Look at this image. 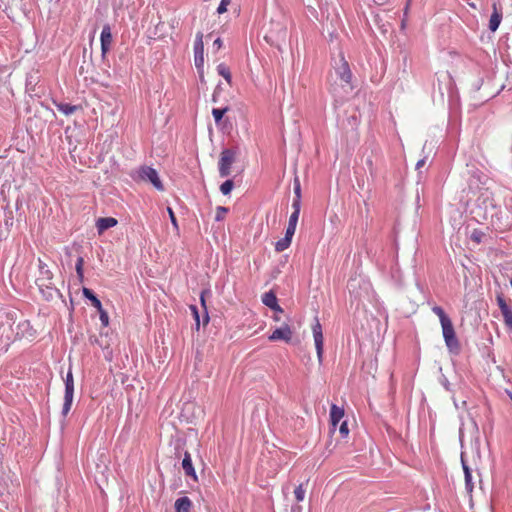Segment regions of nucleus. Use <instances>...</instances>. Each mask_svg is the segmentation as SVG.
Returning a JSON list of instances; mask_svg holds the SVG:
<instances>
[{
  "label": "nucleus",
  "mask_w": 512,
  "mask_h": 512,
  "mask_svg": "<svg viewBox=\"0 0 512 512\" xmlns=\"http://www.w3.org/2000/svg\"><path fill=\"white\" fill-rule=\"evenodd\" d=\"M286 37V25L280 21H271L264 39L271 46H275L280 49L281 45L285 42Z\"/></svg>",
  "instance_id": "obj_1"
},
{
  "label": "nucleus",
  "mask_w": 512,
  "mask_h": 512,
  "mask_svg": "<svg viewBox=\"0 0 512 512\" xmlns=\"http://www.w3.org/2000/svg\"><path fill=\"white\" fill-rule=\"evenodd\" d=\"M38 267L40 276L37 278L36 284L47 299L52 298L53 294L57 292V290L51 286L53 274L41 259L38 260Z\"/></svg>",
  "instance_id": "obj_2"
},
{
  "label": "nucleus",
  "mask_w": 512,
  "mask_h": 512,
  "mask_svg": "<svg viewBox=\"0 0 512 512\" xmlns=\"http://www.w3.org/2000/svg\"><path fill=\"white\" fill-rule=\"evenodd\" d=\"M441 327L447 349L449 350L450 353L458 355L461 351V346L456 336L451 319L441 323Z\"/></svg>",
  "instance_id": "obj_3"
},
{
  "label": "nucleus",
  "mask_w": 512,
  "mask_h": 512,
  "mask_svg": "<svg viewBox=\"0 0 512 512\" xmlns=\"http://www.w3.org/2000/svg\"><path fill=\"white\" fill-rule=\"evenodd\" d=\"M138 177L140 180L145 182H150L154 188L158 191L164 190V185L159 178L158 172L156 169L150 166H142L138 170Z\"/></svg>",
  "instance_id": "obj_4"
},
{
  "label": "nucleus",
  "mask_w": 512,
  "mask_h": 512,
  "mask_svg": "<svg viewBox=\"0 0 512 512\" xmlns=\"http://www.w3.org/2000/svg\"><path fill=\"white\" fill-rule=\"evenodd\" d=\"M235 151L232 149H224L221 152L218 167H219V175L221 177H227L231 173V166L235 161Z\"/></svg>",
  "instance_id": "obj_5"
},
{
  "label": "nucleus",
  "mask_w": 512,
  "mask_h": 512,
  "mask_svg": "<svg viewBox=\"0 0 512 512\" xmlns=\"http://www.w3.org/2000/svg\"><path fill=\"white\" fill-rule=\"evenodd\" d=\"M74 395V380L71 370L68 371L65 378V394H64V403L62 406V415L65 416L69 413Z\"/></svg>",
  "instance_id": "obj_6"
},
{
  "label": "nucleus",
  "mask_w": 512,
  "mask_h": 512,
  "mask_svg": "<svg viewBox=\"0 0 512 512\" xmlns=\"http://www.w3.org/2000/svg\"><path fill=\"white\" fill-rule=\"evenodd\" d=\"M312 333H313L317 358H318L319 363H322L323 351H324V338H323V332H322V325L320 324L318 317H315V319H314V323L312 325Z\"/></svg>",
  "instance_id": "obj_7"
},
{
  "label": "nucleus",
  "mask_w": 512,
  "mask_h": 512,
  "mask_svg": "<svg viewBox=\"0 0 512 512\" xmlns=\"http://www.w3.org/2000/svg\"><path fill=\"white\" fill-rule=\"evenodd\" d=\"M335 72L341 81L345 83L350 89V83L352 79V72L350 70L348 62L345 60L342 54L339 55L338 63L335 65Z\"/></svg>",
  "instance_id": "obj_8"
},
{
  "label": "nucleus",
  "mask_w": 512,
  "mask_h": 512,
  "mask_svg": "<svg viewBox=\"0 0 512 512\" xmlns=\"http://www.w3.org/2000/svg\"><path fill=\"white\" fill-rule=\"evenodd\" d=\"M194 63L197 69L203 68L204 65V43L203 33L198 32L194 41Z\"/></svg>",
  "instance_id": "obj_9"
},
{
  "label": "nucleus",
  "mask_w": 512,
  "mask_h": 512,
  "mask_svg": "<svg viewBox=\"0 0 512 512\" xmlns=\"http://www.w3.org/2000/svg\"><path fill=\"white\" fill-rule=\"evenodd\" d=\"M293 332L288 324H283L281 327L276 328L271 335H269L268 339L270 341H278L282 340L286 343H289L292 340Z\"/></svg>",
  "instance_id": "obj_10"
},
{
  "label": "nucleus",
  "mask_w": 512,
  "mask_h": 512,
  "mask_svg": "<svg viewBox=\"0 0 512 512\" xmlns=\"http://www.w3.org/2000/svg\"><path fill=\"white\" fill-rule=\"evenodd\" d=\"M497 304L501 310L505 325L512 330V310L502 295H497Z\"/></svg>",
  "instance_id": "obj_11"
},
{
  "label": "nucleus",
  "mask_w": 512,
  "mask_h": 512,
  "mask_svg": "<svg viewBox=\"0 0 512 512\" xmlns=\"http://www.w3.org/2000/svg\"><path fill=\"white\" fill-rule=\"evenodd\" d=\"M100 41H101V50L102 54H105L109 51L111 43H112V34H111V28L109 25H105L101 31L100 35Z\"/></svg>",
  "instance_id": "obj_12"
},
{
  "label": "nucleus",
  "mask_w": 512,
  "mask_h": 512,
  "mask_svg": "<svg viewBox=\"0 0 512 512\" xmlns=\"http://www.w3.org/2000/svg\"><path fill=\"white\" fill-rule=\"evenodd\" d=\"M492 8H493V12L490 16V20H489V29L490 31L492 32H495L501 21H502V10L500 8L497 7V3L494 2L492 4Z\"/></svg>",
  "instance_id": "obj_13"
},
{
  "label": "nucleus",
  "mask_w": 512,
  "mask_h": 512,
  "mask_svg": "<svg viewBox=\"0 0 512 512\" xmlns=\"http://www.w3.org/2000/svg\"><path fill=\"white\" fill-rule=\"evenodd\" d=\"M262 302L274 311L283 312V309L278 304L276 295L272 291L266 292L262 296Z\"/></svg>",
  "instance_id": "obj_14"
},
{
  "label": "nucleus",
  "mask_w": 512,
  "mask_h": 512,
  "mask_svg": "<svg viewBox=\"0 0 512 512\" xmlns=\"http://www.w3.org/2000/svg\"><path fill=\"white\" fill-rule=\"evenodd\" d=\"M182 467L187 476L192 477L195 481H197V475L196 471L194 469V466L192 464L191 455L189 452L184 453V458L182 460Z\"/></svg>",
  "instance_id": "obj_15"
},
{
  "label": "nucleus",
  "mask_w": 512,
  "mask_h": 512,
  "mask_svg": "<svg viewBox=\"0 0 512 512\" xmlns=\"http://www.w3.org/2000/svg\"><path fill=\"white\" fill-rule=\"evenodd\" d=\"M117 225V220L113 217H102L96 221V227L99 233Z\"/></svg>",
  "instance_id": "obj_16"
},
{
  "label": "nucleus",
  "mask_w": 512,
  "mask_h": 512,
  "mask_svg": "<svg viewBox=\"0 0 512 512\" xmlns=\"http://www.w3.org/2000/svg\"><path fill=\"white\" fill-rule=\"evenodd\" d=\"M174 506L176 512H190L192 508V501L189 497L183 496L175 501Z\"/></svg>",
  "instance_id": "obj_17"
},
{
  "label": "nucleus",
  "mask_w": 512,
  "mask_h": 512,
  "mask_svg": "<svg viewBox=\"0 0 512 512\" xmlns=\"http://www.w3.org/2000/svg\"><path fill=\"white\" fill-rule=\"evenodd\" d=\"M82 292L84 297L89 299L96 309H100L102 307L101 301L97 298L91 289L84 287Z\"/></svg>",
  "instance_id": "obj_18"
},
{
  "label": "nucleus",
  "mask_w": 512,
  "mask_h": 512,
  "mask_svg": "<svg viewBox=\"0 0 512 512\" xmlns=\"http://www.w3.org/2000/svg\"><path fill=\"white\" fill-rule=\"evenodd\" d=\"M56 107L60 112H62L65 115H71L79 109V106L71 105L69 103H57Z\"/></svg>",
  "instance_id": "obj_19"
},
{
  "label": "nucleus",
  "mask_w": 512,
  "mask_h": 512,
  "mask_svg": "<svg viewBox=\"0 0 512 512\" xmlns=\"http://www.w3.org/2000/svg\"><path fill=\"white\" fill-rule=\"evenodd\" d=\"M473 430L474 433L476 435H478L479 433V428H478V424L477 422L475 421V418H467V421L466 422H462L461 423V427H460V432L462 430Z\"/></svg>",
  "instance_id": "obj_20"
},
{
  "label": "nucleus",
  "mask_w": 512,
  "mask_h": 512,
  "mask_svg": "<svg viewBox=\"0 0 512 512\" xmlns=\"http://www.w3.org/2000/svg\"><path fill=\"white\" fill-rule=\"evenodd\" d=\"M217 72L219 75H221L229 84H231L232 77L231 72L228 66H226L224 63H220L217 66Z\"/></svg>",
  "instance_id": "obj_21"
},
{
  "label": "nucleus",
  "mask_w": 512,
  "mask_h": 512,
  "mask_svg": "<svg viewBox=\"0 0 512 512\" xmlns=\"http://www.w3.org/2000/svg\"><path fill=\"white\" fill-rule=\"evenodd\" d=\"M229 111V107L226 106L224 108H213L212 109V115H213V118H214V121L217 125L220 124L223 116L225 113H227Z\"/></svg>",
  "instance_id": "obj_22"
},
{
  "label": "nucleus",
  "mask_w": 512,
  "mask_h": 512,
  "mask_svg": "<svg viewBox=\"0 0 512 512\" xmlns=\"http://www.w3.org/2000/svg\"><path fill=\"white\" fill-rule=\"evenodd\" d=\"M206 295H210V291L209 290H203L200 294V302H201V305L204 309V323H208L209 322V315H208V311H207V306H206V300H205V297Z\"/></svg>",
  "instance_id": "obj_23"
},
{
  "label": "nucleus",
  "mask_w": 512,
  "mask_h": 512,
  "mask_svg": "<svg viewBox=\"0 0 512 512\" xmlns=\"http://www.w3.org/2000/svg\"><path fill=\"white\" fill-rule=\"evenodd\" d=\"M291 244V240L288 237H283L275 243V250L277 252H282L286 250Z\"/></svg>",
  "instance_id": "obj_24"
},
{
  "label": "nucleus",
  "mask_w": 512,
  "mask_h": 512,
  "mask_svg": "<svg viewBox=\"0 0 512 512\" xmlns=\"http://www.w3.org/2000/svg\"><path fill=\"white\" fill-rule=\"evenodd\" d=\"M432 312L439 317L440 323L450 320L443 308L440 306L432 307Z\"/></svg>",
  "instance_id": "obj_25"
},
{
  "label": "nucleus",
  "mask_w": 512,
  "mask_h": 512,
  "mask_svg": "<svg viewBox=\"0 0 512 512\" xmlns=\"http://www.w3.org/2000/svg\"><path fill=\"white\" fill-rule=\"evenodd\" d=\"M234 187V182L231 179L224 181L220 186V191L223 195H228Z\"/></svg>",
  "instance_id": "obj_26"
},
{
  "label": "nucleus",
  "mask_w": 512,
  "mask_h": 512,
  "mask_svg": "<svg viewBox=\"0 0 512 512\" xmlns=\"http://www.w3.org/2000/svg\"><path fill=\"white\" fill-rule=\"evenodd\" d=\"M366 166L371 178L374 180L377 177V169L374 166L373 159L371 157L366 159Z\"/></svg>",
  "instance_id": "obj_27"
},
{
  "label": "nucleus",
  "mask_w": 512,
  "mask_h": 512,
  "mask_svg": "<svg viewBox=\"0 0 512 512\" xmlns=\"http://www.w3.org/2000/svg\"><path fill=\"white\" fill-rule=\"evenodd\" d=\"M97 311L99 313V318H100L101 324L104 327H107L109 325L108 313L103 309V307H101L100 309H97Z\"/></svg>",
  "instance_id": "obj_28"
},
{
  "label": "nucleus",
  "mask_w": 512,
  "mask_h": 512,
  "mask_svg": "<svg viewBox=\"0 0 512 512\" xmlns=\"http://www.w3.org/2000/svg\"><path fill=\"white\" fill-rule=\"evenodd\" d=\"M295 498L298 502L303 501L305 496V489L302 484L298 485L294 490Z\"/></svg>",
  "instance_id": "obj_29"
},
{
  "label": "nucleus",
  "mask_w": 512,
  "mask_h": 512,
  "mask_svg": "<svg viewBox=\"0 0 512 512\" xmlns=\"http://www.w3.org/2000/svg\"><path fill=\"white\" fill-rule=\"evenodd\" d=\"M227 212H228V208L223 207V206H218L216 208L215 220L216 221L223 220Z\"/></svg>",
  "instance_id": "obj_30"
},
{
  "label": "nucleus",
  "mask_w": 512,
  "mask_h": 512,
  "mask_svg": "<svg viewBox=\"0 0 512 512\" xmlns=\"http://www.w3.org/2000/svg\"><path fill=\"white\" fill-rule=\"evenodd\" d=\"M194 408H195L194 403H192V402L186 403L183 408L181 416H186L187 413H191L192 416H194L196 414V412L194 411Z\"/></svg>",
  "instance_id": "obj_31"
},
{
  "label": "nucleus",
  "mask_w": 512,
  "mask_h": 512,
  "mask_svg": "<svg viewBox=\"0 0 512 512\" xmlns=\"http://www.w3.org/2000/svg\"><path fill=\"white\" fill-rule=\"evenodd\" d=\"M339 433L341 435L342 438H345L348 436L349 434V428H348V424H347V421H342L340 422V426H339Z\"/></svg>",
  "instance_id": "obj_32"
},
{
  "label": "nucleus",
  "mask_w": 512,
  "mask_h": 512,
  "mask_svg": "<svg viewBox=\"0 0 512 512\" xmlns=\"http://www.w3.org/2000/svg\"><path fill=\"white\" fill-rule=\"evenodd\" d=\"M329 416H344V409L333 404Z\"/></svg>",
  "instance_id": "obj_33"
},
{
  "label": "nucleus",
  "mask_w": 512,
  "mask_h": 512,
  "mask_svg": "<svg viewBox=\"0 0 512 512\" xmlns=\"http://www.w3.org/2000/svg\"><path fill=\"white\" fill-rule=\"evenodd\" d=\"M298 219H299V215L296 214V213H292L290 215V217H289V222H288V226L287 227L296 229Z\"/></svg>",
  "instance_id": "obj_34"
},
{
  "label": "nucleus",
  "mask_w": 512,
  "mask_h": 512,
  "mask_svg": "<svg viewBox=\"0 0 512 512\" xmlns=\"http://www.w3.org/2000/svg\"><path fill=\"white\" fill-rule=\"evenodd\" d=\"M292 208L294 210L292 213H296V214L300 215L301 198H297V197L294 198L293 203H292Z\"/></svg>",
  "instance_id": "obj_35"
},
{
  "label": "nucleus",
  "mask_w": 512,
  "mask_h": 512,
  "mask_svg": "<svg viewBox=\"0 0 512 512\" xmlns=\"http://www.w3.org/2000/svg\"><path fill=\"white\" fill-rule=\"evenodd\" d=\"M294 194L295 197L301 198V185L298 177H295L294 179Z\"/></svg>",
  "instance_id": "obj_36"
},
{
  "label": "nucleus",
  "mask_w": 512,
  "mask_h": 512,
  "mask_svg": "<svg viewBox=\"0 0 512 512\" xmlns=\"http://www.w3.org/2000/svg\"><path fill=\"white\" fill-rule=\"evenodd\" d=\"M465 478V488L468 493L473 491L472 475H467Z\"/></svg>",
  "instance_id": "obj_37"
},
{
  "label": "nucleus",
  "mask_w": 512,
  "mask_h": 512,
  "mask_svg": "<svg viewBox=\"0 0 512 512\" xmlns=\"http://www.w3.org/2000/svg\"><path fill=\"white\" fill-rule=\"evenodd\" d=\"M230 1L231 0H221L219 6L217 8V12L219 14H222V13L226 12L227 6L229 5Z\"/></svg>",
  "instance_id": "obj_38"
},
{
  "label": "nucleus",
  "mask_w": 512,
  "mask_h": 512,
  "mask_svg": "<svg viewBox=\"0 0 512 512\" xmlns=\"http://www.w3.org/2000/svg\"><path fill=\"white\" fill-rule=\"evenodd\" d=\"M331 419V427L330 431L334 432L338 426H340V422L343 418H330Z\"/></svg>",
  "instance_id": "obj_39"
},
{
  "label": "nucleus",
  "mask_w": 512,
  "mask_h": 512,
  "mask_svg": "<svg viewBox=\"0 0 512 512\" xmlns=\"http://www.w3.org/2000/svg\"><path fill=\"white\" fill-rule=\"evenodd\" d=\"M167 211L169 213V217H170L171 223L173 224L174 227L177 228L178 227L177 220H176V217H175V214H174L172 208L168 207Z\"/></svg>",
  "instance_id": "obj_40"
},
{
  "label": "nucleus",
  "mask_w": 512,
  "mask_h": 512,
  "mask_svg": "<svg viewBox=\"0 0 512 512\" xmlns=\"http://www.w3.org/2000/svg\"><path fill=\"white\" fill-rule=\"evenodd\" d=\"M75 269H76V273H77V277L79 279L80 282H83L84 281V271H83V266H75Z\"/></svg>",
  "instance_id": "obj_41"
},
{
  "label": "nucleus",
  "mask_w": 512,
  "mask_h": 512,
  "mask_svg": "<svg viewBox=\"0 0 512 512\" xmlns=\"http://www.w3.org/2000/svg\"><path fill=\"white\" fill-rule=\"evenodd\" d=\"M190 309L192 310L193 316L195 317L196 325H197V327H199V312H198V309L194 305H192L190 307Z\"/></svg>",
  "instance_id": "obj_42"
},
{
  "label": "nucleus",
  "mask_w": 512,
  "mask_h": 512,
  "mask_svg": "<svg viewBox=\"0 0 512 512\" xmlns=\"http://www.w3.org/2000/svg\"><path fill=\"white\" fill-rule=\"evenodd\" d=\"M295 231H296V229H293V228L287 227V228H286V232H285V236H284V237H288V239L292 241V237H293V235L295 234Z\"/></svg>",
  "instance_id": "obj_43"
},
{
  "label": "nucleus",
  "mask_w": 512,
  "mask_h": 512,
  "mask_svg": "<svg viewBox=\"0 0 512 512\" xmlns=\"http://www.w3.org/2000/svg\"><path fill=\"white\" fill-rule=\"evenodd\" d=\"M220 84L217 85V87L215 88L214 90V93L212 95V101L213 102H217V95H218V92L220 91Z\"/></svg>",
  "instance_id": "obj_44"
},
{
  "label": "nucleus",
  "mask_w": 512,
  "mask_h": 512,
  "mask_svg": "<svg viewBox=\"0 0 512 512\" xmlns=\"http://www.w3.org/2000/svg\"><path fill=\"white\" fill-rule=\"evenodd\" d=\"M213 46L217 49H220L222 47V40L220 38H217L216 40H214Z\"/></svg>",
  "instance_id": "obj_45"
},
{
  "label": "nucleus",
  "mask_w": 512,
  "mask_h": 512,
  "mask_svg": "<svg viewBox=\"0 0 512 512\" xmlns=\"http://www.w3.org/2000/svg\"><path fill=\"white\" fill-rule=\"evenodd\" d=\"M463 471H464V477L467 475H472L471 470L468 465H464Z\"/></svg>",
  "instance_id": "obj_46"
},
{
  "label": "nucleus",
  "mask_w": 512,
  "mask_h": 512,
  "mask_svg": "<svg viewBox=\"0 0 512 512\" xmlns=\"http://www.w3.org/2000/svg\"><path fill=\"white\" fill-rule=\"evenodd\" d=\"M75 266H79V267H80V266H84V259H83V257L79 256V257L77 258V261H76Z\"/></svg>",
  "instance_id": "obj_47"
},
{
  "label": "nucleus",
  "mask_w": 512,
  "mask_h": 512,
  "mask_svg": "<svg viewBox=\"0 0 512 512\" xmlns=\"http://www.w3.org/2000/svg\"><path fill=\"white\" fill-rule=\"evenodd\" d=\"M425 164V158L423 159H420L417 163H416V169H420L422 166H424Z\"/></svg>",
  "instance_id": "obj_48"
},
{
  "label": "nucleus",
  "mask_w": 512,
  "mask_h": 512,
  "mask_svg": "<svg viewBox=\"0 0 512 512\" xmlns=\"http://www.w3.org/2000/svg\"><path fill=\"white\" fill-rule=\"evenodd\" d=\"M461 463H462V468L464 467V465H468L466 463V461L464 460L463 454H461Z\"/></svg>",
  "instance_id": "obj_49"
},
{
  "label": "nucleus",
  "mask_w": 512,
  "mask_h": 512,
  "mask_svg": "<svg viewBox=\"0 0 512 512\" xmlns=\"http://www.w3.org/2000/svg\"><path fill=\"white\" fill-rule=\"evenodd\" d=\"M105 358H106L108 361H111V360H112L111 352H110V353H107V354L105 355Z\"/></svg>",
  "instance_id": "obj_50"
},
{
  "label": "nucleus",
  "mask_w": 512,
  "mask_h": 512,
  "mask_svg": "<svg viewBox=\"0 0 512 512\" xmlns=\"http://www.w3.org/2000/svg\"><path fill=\"white\" fill-rule=\"evenodd\" d=\"M472 239H474L475 241L479 242L480 241V238L478 236H475L474 234L472 235Z\"/></svg>",
  "instance_id": "obj_51"
},
{
  "label": "nucleus",
  "mask_w": 512,
  "mask_h": 512,
  "mask_svg": "<svg viewBox=\"0 0 512 512\" xmlns=\"http://www.w3.org/2000/svg\"><path fill=\"white\" fill-rule=\"evenodd\" d=\"M444 386H445V388H446L447 390H450V387H449V383H448V382H446V383L444 384Z\"/></svg>",
  "instance_id": "obj_52"
}]
</instances>
